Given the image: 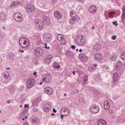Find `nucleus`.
Segmentation results:
<instances>
[{
	"instance_id": "09e8293b",
	"label": "nucleus",
	"mask_w": 125,
	"mask_h": 125,
	"mask_svg": "<svg viewBox=\"0 0 125 125\" xmlns=\"http://www.w3.org/2000/svg\"><path fill=\"white\" fill-rule=\"evenodd\" d=\"M25 113H24L23 112H22L20 116L22 117H23L25 116Z\"/></svg>"
},
{
	"instance_id": "a878e982",
	"label": "nucleus",
	"mask_w": 125,
	"mask_h": 125,
	"mask_svg": "<svg viewBox=\"0 0 125 125\" xmlns=\"http://www.w3.org/2000/svg\"><path fill=\"white\" fill-rule=\"evenodd\" d=\"M3 76L7 80H9L10 79V76L9 73L8 72H7L6 73H4L3 74Z\"/></svg>"
},
{
	"instance_id": "8fccbe9b",
	"label": "nucleus",
	"mask_w": 125,
	"mask_h": 125,
	"mask_svg": "<svg viewBox=\"0 0 125 125\" xmlns=\"http://www.w3.org/2000/svg\"><path fill=\"white\" fill-rule=\"evenodd\" d=\"M28 109L27 108H25L23 110V112L25 114L28 112Z\"/></svg>"
},
{
	"instance_id": "6e6552de",
	"label": "nucleus",
	"mask_w": 125,
	"mask_h": 125,
	"mask_svg": "<svg viewBox=\"0 0 125 125\" xmlns=\"http://www.w3.org/2000/svg\"><path fill=\"white\" fill-rule=\"evenodd\" d=\"M43 40L46 42H49L51 39V36L50 34L45 33L43 36Z\"/></svg>"
},
{
	"instance_id": "ea45409f",
	"label": "nucleus",
	"mask_w": 125,
	"mask_h": 125,
	"mask_svg": "<svg viewBox=\"0 0 125 125\" xmlns=\"http://www.w3.org/2000/svg\"><path fill=\"white\" fill-rule=\"evenodd\" d=\"M93 92L96 95H98L100 93L99 91L98 90H94L93 91Z\"/></svg>"
},
{
	"instance_id": "0e129e2a",
	"label": "nucleus",
	"mask_w": 125,
	"mask_h": 125,
	"mask_svg": "<svg viewBox=\"0 0 125 125\" xmlns=\"http://www.w3.org/2000/svg\"><path fill=\"white\" fill-rule=\"evenodd\" d=\"M63 115H62H62H61V119H63V116H64V114H63Z\"/></svg>"
},
{
	"instance_id": "c9c22d12",
	"label": "nucleus",
	"mask_w": 125,
	"mask_h": 125,
	"mask_svg": "<svg viewBox=\"0 0 125 125\" xmlns=\"http://www.w3.org/2000/svg\"><path fill=\"white\" fill-rule=\"evenodd\" d=\"M81 59L83 61V62H86L88 58L87 56L85 55L83 58Z\"/></svg>"
},
{
	"instance_id": "393cba45",
	"label": "nucleus",
	"mask_w": 125,
	"mask_h": 125,
	"mask_svg": "<svg viewBox=\"0 0 125 125\" xmlns=\"http://www.w3.org/2000/svg\"><path fill=\"white\" fill-rule=\"evenodd\" d=\"M51 77H47L45 78H44L43 79V81H44L45 80V83H48L51 82Z\"/></svg>"
},
{
	"instance_id": "338daca9",
	"label": "nucleus",
	"mask_w": 125,
	"mask_h": 125,
	"mask_svg": "<svg viewBox=\"0 0 125 125\" xmlns=\"http://www.w3.org/2000/svg\"><path fill=\"white\" fill-rule=\"evenodd\" d=\"M2 37L3 36L1 34H0V40L2 38Z\"/></svg>"
},
{
	"instance_id": "f8f14e48",
	"label": "nucleus",
	"mask_w": 125,
	"mask_h": 125,
	"mask_svg": "<svg viewBox=\"0 0 125 125\" xmlns=\"http://www.w3.org/2000/svg\"><path fill=\"white\" fill-rule=\"evenodd\" d=\"M97 9L95 5L91 6L89 8V12L92 13H94L96 11Z\"/></svg>"
},
{
	"instance_id": "58836bf2",
	"label": "nucleus",
	"mask_w": 125,
	"mask_h": 125,
	"mask_svg": "<svg viewBox=\"0 0 125 125\" xmlns=\"http://www.w3.org/2000/svg\"><path fill=\"white\" fill-rule=\"evenodd\" d=\"M67 54L68 56L71 57L73 56V54L70 51H68L67 52Z\"/></svg>"
},
{
	"instance_id": "3c124183",
	"label": "nucleus",
	"mask_w": 125,
	"mask_h": 125,
	"mask_svg": "<svg viewBox=\"0 0 125 125\" xmlns=\"http://www.w3.org/2000/svg\"><path fill=\"white\" fill-rule=\"evenodd\" d=\"M116 35H114L112 37V39L113 40H115V39H116Z\"/></svg>"
},
{
	"instance_id": "f3484780",
	"label": "nucleus",
	"mask_w": 125,
	"mask_h": 125,
	"mask_svg": "<svg viewBox=\"0 0 125 125\" xmlns=\"http://www.w3.org/2000/svg\"><path fill=\"white\" fill-rule=\"evenodd\" d=\"M51 106L50 104H47L45 105L44 109L45 112H48L51 109Z\"/></svg>"
},
{
	"instance_id": "5fc2aeb1",
	"label": "nucleus",
	"mask_w": 125,
	"mask_h": 125,
	"mask_svg": "<svg viewBox=\"0 0 125 125\" xmlns=\"http://www.w3.org/2000/svg\"><path fill=\"white\" fill-rule=\"evenodd\" d=\"M57 0H51V2L52 3L54 4L57 1Z\"/></svg>"
},
{
	"instance_id": "7ed1b4c3",
	"label": "nucleus",
	"mask_w": 125,
	"mask_h": 125,
	"mask_svg": "<svg viewBox=\"0 0 125 125\" xmlns=\"http://www.w3.org/2000/svg\"><path fill=\"white\" fill-rule=\"evenodd\" d=\"M34 23L37 26L38 29H41L43 26V24L42 21L40 19H37L34 21Z\"/></svg>"
},
{
	"instance_id": "6e6d98bb",
	"label": "nucleus",
	"mask_w": 125,
	"mask_h": 125,
	"mask_svg": "<svg viewBox=\"0 0 125 125\" xmlns=\"http://www.w3.org/2000/svg\"><path fill=\"white\" fill-rule=\"evenodd\" d=\"M78 1L83 3L84 2V0H78Z\"/></svg>"
},
{
	"instance_id": "a211bd4d",
	"label": "nucleus",
	"mask_w": 125,
	"mask_h": 125,
	"mask_svg": "<svg viewBox=\"0 0 125 125\" xmlns=\"http://www.w3.org/2000/svg\"><path fill=\"white\" fill-rule=\"evenodd\" d=\"M6 16V14L4 12H2L0 13V21H3L5 19Z\"/></svg>"
},
{
	"instance_id": "1a4fd4ad",
	"label": "nucleus",
	"mask_w": 125,
	"mask_h": 125,
	"mask_svg": "<svg viewBox=\"0 0 125 125\" xmlns=\"http://www.w3.org/2000/svg\"><path fill=\"white\" fill-rule=\"evenodd\" d=\"M34 7L31 4L28 5L25 7V9L27 12H31L34 10Z\"/></svg>"
},
{
	"instance_id": "ddd939ff",
	"label": "nucleus",
	"mask_w": 125,
	"mask_h": 125,
	"mask_svg": "<svg viewBox=\"0 0 125 125\" xmlns=\"http://www.w3.org/2000/svg\"><path fill=\"white\" fill-rule=\"evenodd\" d=\"M31 120H32V122L33 124L37 125L40 122L39 119L37 118L32 116L31 117Z\"/></svg>"
},
{
	"instance_id": "bb28decb",
	"label": "nucleus",
	"mask_w": 125,
	"mask_h": 125,
	"mask_svg": "<svg viewBox=\"0 0 125 125\" xmlns=\"http://www.w3.org/2000/svg\"><path fill=\"white\" fill-rule=\"evenodd\" d=\"M77 19V17H74L73 18L70 19L69 21L70 23L71 24H73L76 21V19Z\"/></svg>"
},
{
	"instance_id": "f704fd0d",
	"label": "nucleus",
	"mask_w": 125,
	"mask_h": 125,
	"mask_svg": "<svg viewBox=\"0 0 125 125\" xmlns=\"http://www.w3.org/2000/svg\"><path fill=\"white\" fill-rule=\"evenodd\" d=\"M52 58V55H49L48 56V57L46 59V61L47 62H49Z\"/></svg>"
},
{
	"instance_id": "c756f323",
	"label": "nucleus",
	"mask_w": 125,
	"mask_h": 125,
	"mask_svg": "<svg viewBox=\"0 0 125 125\" xmlns=\"http://www.w3.org/2000/svg\"><path fill=\"white\" fill-rule=\"evenodd\" d=\"M14 54L12 52L10 53L9 54V60H10L14 58Z\"/></svg>"
},
{
	"instance_id": "bf43d9fd",
	"label": "nucleus",
	"mask_w": 125,
	"mask_h": 125,
	"mask_svg": "<svg viewBox=\"0 0 125 125\" xmlns=\"http://www.w3.org/2000/svg\"><path fill=\"white\" fill-rule=\"evenodd\" d=\"M23 125H28L27 122H24Z\"/></svg>"
},
{
	"instance_id": "052dcab7",
	"label": "nucleus",
	"mask_w": 125,
	"mask_h": 125,
	"mask_svg": "<svg viewBox=\"0 0 125 125\" xmlns=\"http://www.w3.org/2000/svg\"><path fill=\"white\" fill-rule=\"evenodd\" d=\"M97 66V64H93V65L92 66H93V67H94V68H95V67H96Z\"/></svg>"
},
{
	"instance_id": "cd10ccee",
	"label": "nucleus",
	"mask_w": 125,
	"mask_h": 125,
	"mask_svg": "<svg viewBox=\"0 0 125 125\" xmlns=\"http://www.w3.org/2000/svg\"><path fill=\"white\" fill-rule=\"evenodd\" d=\"M9 92L11 94L14 92V89L13 86H10L9 87Z\"/></svg>"
},
{
	"instance_id": "4468645a",
	"label": "nucleus",
	"mask_w": 125,
	"mask_h": 125,
	"mask_svg": "<svg viewBox=\"0 0 125 125\" xmlns=\"http://www.w3.org/2000/svg\"><path fill=\"white\" fill-rule=\"evenodd\" d=\"M45 92L49 95H51L52 93V89L51 88L49 87H46L44 89Z\"/></svg>"
},
{
	"instance_id": "0eeeda50",
	"label": "nucleus",
	"mask_w": 125,
	"mask_h": 125,
	"mask_svg": "<svg viewBox=\"0 0 125 125\" xmlns=\"http://www.w3.org/2000/svg\"><path fill=\"white\" fill-rule=\"evenodd\" d=\"M35 83V80L31 78L29 79L27 82V86L29 88H31Z\"/></svg>"
},
{
	"instance_id": "a18cd8bd",
	"label": "nucleus",
	"mask_w": 125,
	"mask_h": 125,
	"mask_svg": "<svg viewBox=\"0 0 125 125\" xmlns=\"http://www.w3.org/2000/svg\"><path fill=\"white\" fill-rule=\"evenodd\" d=\"M85 55L83 54H81L79 56V57L80 58H81V59L83 58Z\"/></svg>"
},
{
	"instance_id": "20e7f679",
	"label": "nucleus",
	"mask_w": 125,
	"mask_h": 125,
	"mask_svg": "<svg viewBox=\"0 0 125 125\" xmlns=\"http://www.w3.org/2000/svg\"><path fill=\"white\" fill-rule=\"evenodd\" d=\"M34 53L36 56H40L42 54V50L41 47H37L34 51Z\"/></svg>"
},
{
	"instance_id": "a19ab883",
	"label": "nucleus",
	"mask_w": 125,
	"mask_h": 125,
	"mask_svg": "<svg viewBox=\"0 0 125 125\" xmlns=\"http://www.w3.org/2000/svg\"><path fill=\"white\" fill-rule=\"evenodd\" d=\"M115 13L114 12H111L108 14V15L109 17H111Z\"/></svg>"
},
{
	"instance_id": "680f3d73",
	"label": "nucleus",
	"mask_w": 125,
	"mask_h": 125,
	"mask_svg": "<svg viewBox=\"0 0 125 125\" xmlns=\"http://www.w3.org/2000/svg\"><path fill=\"white\" fill-rule=\"evenodd\" d=\"M71 48L73 49H74L75 48V46L74 45H72Z\"/></svg>"
},
{
	"instance_id": "49530a36",
	"label": "nucleus",
	"mask_w": 125,
	"mask_h": 125,
	"mask_svg": "<svg viewBox=\"0 0 125 125\" xmlns=\"http://www.w3.org/2000/svg\"><path fill=\"white\" fill-rule=\"evenodd\" d=\"M106 121L102 119V125H106Z\"/></svg>"
},
{
	"instance_id": "4c0bfd02",
	"label": "nucleus",
	"mask_w": 125,
	"mask_h": 125,
	"mask_svg": "<svg viewBox=\"0 0 125 125\" xmlns=\"http://www.w3.org/2000/svg\"><path fill=\"white\" fill-rule=\"evenodd\" d=\"M98 125H102V119H98L97 122Z\"/></svg>"
},
{
	"instance_id": "b1692460",
	"label": "nucleus",
	"mask_w": 125,
	"mask_h": 125,
	"mask_svg": "<svg viewBox=\"0 0 125 125\" xmlns=\"http://www.w3.org/2000/svg\"><path fill=\"white\" fill-rule=\"evenodd\" d=\"M122 67V63L121 62H118L116 64L115 69L116 70H119Z\"/></svg>"
},
{
	"instance_id": "774afa93",
	"label": "nucleus",
	"mask_w": 125,
	"mask_h": 125,
	"mask_svg": "<svg viewBox=\"0 0 125 125\" xmlns=\"http://www.w3.org/2000/svg\"><path fill=\"white\" fill-rule=\"evenodd\" d=\"M7 103L8 104H9L10 103V101L9 100L8 101H7Z\"/></svg>"
},
{
	"instance_id": "9b49d317",
	"label": "nucleus",
	"mask_w": 125,
	"mask_h": 125,
	"mask_svg": "<svg viewBox=\"0 0 125 125\" xmlns=\"http://www.w3.org/2000/svg\"><path fill=\"white\" fill-rule=\"evenodd\" d=\"M61 114L62 115V113H64V116H67L69 114V111L68 109L66 108H62L61 110Z\"/></svg>"
},
{
	"instance_id": "e2e57ef3",
	"label": "nucleus",
	"mask_w": 125,
	"mask_h": 125,
	"mask_svg": "<svg viewBox=\"0 0 125 125\" xmlns=\"http://www.w3.org/2000/svg\"><path fill=\"white\" fill-rule=\"evenodd\" d=\"M53 112L54 113H56L57 112L55 108H53Z\"/></svg>"
},
{
	"instance_id": "9d476101",
	"label": "nucleus",
	"mask_w": 125,
	"mask_h": 125,
	"mask_svg": "<svg viewBox=\"0 0 125 125\" xmlns=\"http://www.w3.org/2000/svg\"><path fill=\"white\" fill-rule=\"evenodd\" d=\"M43 21L44 22L46 26H48L50 23V22L49 18L46 16H44L43 18Z\"/></svg>"
},
{
	"instance_id": "4d7b16f0",
	"label": "nucleus",
	"mask_w": 125,
	"mask_h": 125,
	"mask_svg": "<svg viewBox=\"0 0 125 125\" xmlns=\"http://www.w3.org/2000/svg\"><path fill=\"white\" fill-rule=\"evenodd\" d=\"M29 107L28 104H25L24 105V108H29Z\"/></svg>"
},
{
	"instance_id": "c85d7f7f",
	"label": "nucleus",
	"mask_w": 125,
	"mask_h": 125,
	"mask_svg": "<svg viewBox=\"0 0 125 125\" xmlns=\"http://www.w3.org/2000/svg\"><path fill=\"white\" fill-rule=\"evenodd\" d=\"M19 4V2L18 1H15L13 2L10 5L11 7H14L17 6Z\"/></svg>"
},
{
	"instance_id": "69168bd1",
	"label": "nucleus",
	"mask_w": 125,
	"mask_h": 125,
	"mask_svg": "<svg viewBox=\"0 0 125 125\" xmlns=\"http://www.w3.org/2000/svg\"><path fill=\"white\" fill-rule=\"evenodd\" d=\"M35 102H33L32 104V105L33 106H35Z\"/></svg>"
},
{
	"instance_id": "864d4df0",
	"label": "nucleus",
	"mask_w": 125,
	"mask_h": 125,
	"mask_svg": "<svg viewBox=\"0 0 125 125\" xmlns=\"http://www.w3.org/2000/svg\"><path fill=\"white\" fill-rule=\"evenodd\" d=\"M113 24L115 25L116 26H117L118 24L116 21H114L113 22Z\"/></svg>"
},
{
	"instance_id": "473e14b6",
	"label": "nucleus",
	"mask_w": 125,
	"mask_h": 125,
	"mask_svg": "<svg viewBox=\"0 0 125 125\" xmlns=\"http://www.w3.org/2000/svg\"><path fill=\"white\" fill-rule=\"evenodd\" d=\"M123 13L122 15V17L123 19H125V6L123 8Z\"/></svg>"
},
{
	"instance_id": "37998d69",
	"label": "nucleus",
	"mask_w": 125,
	"mask_h": 125,
	"mask_svg": "<svg viewBox=\"0 0 125 125\" xmlns=\"http://www.w3.org/2000/svg\"><path fill=\"white\" fill-rule=\"evenodd\" d=\"M56 63V62H54V64H53V67H54L55 68L57 69H58L60 67V66L59 65H57L56 66V65L55 64Z\"/></svg>"
},
{
	"instance_id": "f257e3e1",
	"label": "nucleus",
	"mask_w": 125,
	"mask_h": 125,
	"mask_svg": "<svg viewBox=\"0 0 125 125\" xmlns=\"http://www.w3.org/2000/svg\"><path fill=\"white\" fill-rule=\"evenodd\" d=\"M75 43L77 45L83 46L86 43V40L83 38V36L80 35H78L75 40Z\"/></svg>"
},
{
	"instance_id": "c03bdc74",
	"label": "nucleus",
	"mask_w": 125,
	"mask_h": 125,
	"mask_svg": "<svg viewBox=\"0 0 125 125\" xmlns=\"http://www.w3.org/2000/svg\"><path fill=\"white\" fill-rule=\"evenodd\" d=\"M87 77L86 76H85L84 77L83 80V82H87Z\"/></svg>"
},
{
	"instance_id": "aec40b11",
	"label": "nucleus",
	"mask_w": 125,
	"mask_h": 125,
	"mask_svg": "<svg viewBox=\"0 0 125 125\" xmlns=\"http://www.w3.org/2000/svg\"><path fill=\"white\" fill-rule=\"evenodd\" d=\"M109 102L107 101H105L104 102V108L105 110H108L110 108Z\"/></svg>"
},
{
	"instance_id": "2f4dec72",
	"label": "nucleus",
	"mask_w": 125,
	"mask_h": 125,
	"mask_svg": "<svg viewBox=\"0 0 125 125\" xmlns=\"http://www.w3.org/2000/svg\"><path fill=\"white\" fill-rule=\"evenodd\" d=\"M70 15L71 17L73 18H74V17H77L76 12L73 11H72L70 12Z\"/></svg>"
},
{
	"instance_id": "423d86ee",
	"label": "nucleus",
	"mask_w": 125,
	"mask_h": 125,
	"mask_svg": "<svg viewBox=\"0 0 125 125\" xmlns=\"http://www.w3.org/2000/svg\"><path fill=\"white\" fill-rule=\"evenodd\" d=\"M57 40L60 41V43L61 44L64 45L65 44V40L62 35L58 34L57 36Z\"/></svg>"
},
{
	"instance_id": "e433bc0d",
	"label": "nucleus",
	"mask_w": 125,
	"mask_h": 125,
	"mask_svg": "<svg viewBox=\"0 0 125 125\" xmlns=\"http://www.w3.org/2000/svg\"><path fill=\"white\" fill-rule=\"evenodd\" d=\"M89 70L90 71H92L94 70L95 68L93 67L92 65L90 66L88 68Z\"/></svg>"
},
{
	"instance_id": "2eb2a0df",
	"label": "nucleus",
	"mask_w": 125,
	"mask_h": 125,
	"mask_svg": "<svg viewBox=\"0 0 125 125\" xmlns=\"http://www.w3.org/2000/svg\"><path fill=\"white\" fill-rule=\"evenodd\" d=\"M25 38H21L19 40V43L20 45L22 47L24 48V42Z\"/></svg>"
},
{
	"instance_id": "dca6fc26",
	"label": "nucleus",
	"mask_w": 125,
	"mask_h": 125,
	"mask_svg": "<svg viewBox=\"0 0 125 125\" xmlns=\"http://www.w3.org/2000/svg\"><path fill=\"white\" fill-rule=\"evenodd\" d=\"M54 16L58 19H60L62 17V15L60 14V12L57 11H56L54 12Z\"/></svg>"
},
{
	"instance_id": "7c9ffc66",
	"label": "nucleus",
	"mask_w": 125,
	"mask_h": 125,
	"mask_svg": "<svg viewBox=\"0 0 125 125\" xmlns=\"http://www.w3.org/2000/svg\"><path fill=\"white\" fill-rule=\"evenodd\" d=\"M121 58L122 60H125V51H124L122 52L121 55Z\"/></svg>"
},
{
	"instance_id": "6ab92c4d",
	"label": "nucleus",
	"mask_w": 125,
	"mask_h": 125,
	"mask_svg": "<svg viewBox=\"0 0 125 125\" xmlns=\"http://www.w3.org/2000/svg\"><path fill=\"white\" fill-rule=\"evenodd\" d=\"M101 53H96L94 57L98 61H101Z\"/></svg>"
},
{
	"instance_id": "f03ea898",
	"label": "nucleus",
	"mask_w": 125,
	"mask_h": 125,
	"mask_svg": "<svg viewBox=\"0 0 125 125\" xmlns=\"http://www.w3.org/2000/svg\"><path fill=\"white\" fill-rule=\"evenodd\" d=\"M13 18L16 21L18 22H21L22 19V15L19 12L15 13L14 15Z\"/></svg>"
},
{
	"instance_id": "13d9d810",
	"label": "nucleus",
	"mask_w": 125,
	"mask_h": 125,
	"mask_svg": "<svg viewBox=\"0 0 125 125\" xmlns=\"http://www.w3.org/2000/svg\"><path fill=\"white\" fill-rule=\"evenodd\" d=\"M45 45V48L46 49H49L50 48V47H47V44L46 43L44 44Z\"/></svg>"
},
{
	"instance_id": "72a5a7b5",
	"label": "nucleus",
	"mask_w": 125,
	"mask_h": 125,
	"mask_svg": "<svg viewBox=\"0 0 125 125\" xmlns=\"http://www.w3.org/2000/svg\"><path fill=\"white\" fill-rule=\"evenodd\" d=\"M101 47V45L99 44H96L94 47V49H95L96 51L98 50Z\"/></svg>"
},
{
	"instance_id": "412c9836",
	"label": "nucleus",
	"mask_w": 125,
	"mask_h": 125,
	"mask_svg": "<svg viewBox=\"0 0 125 125\" xmlns=\"http://www.w3.org/2000/svg\"><path fill=\"white\" fill-rule=\"evenodd\" d=\"M118 77V74L116 73H115L113 76V82L114 83H115L117 81Z\"/></svg>"
},
{
	"instance_id": "de8ad7c7",
	"label": "nucleus",
	"mask_w": 125,
	"mask_h": 125,
	"mask_svg": "<svg viewBox=\"0 0 125 125\" xmlns=\"http://www.w3.org/2000/svg\"><path fill=\"white\" fill-rule=\"evenodd\" d=\"M79 91V90L78 89H76L74 90V91H73L72 93L75 94V93H78Z\"/></svg>"
},
{
	"instance_id": "79ce46f5",
	"label": "nucleus",
	"mask_w": 125,
	"mask_h": 125,
	"mask_svg": "<svg viewBox=\"0 0 125 125\" xmlns=\"http://www.w3.org/2000/svg\"><path fill=\"white\" fill-rule=\"evenodd\" d=\"M102 68L103 69V70H107L108 69V67L105 65H103Z\"/></svg>"
},
{
	"instance_id": "4be33fe9",
	"label": "nucleus",
	"mask_w": 125,
	"mask_h": 125,
	"mask_svg": "<svg viewBox=\"0 0 125 125\" xmlns=\"http://www.w3.org/2000/svg\"><path fill=\"white\" fill-rule=\"evenodd\" d=\"M109 58L110 60L113 61H115L117 59L116 55L114 53L111 54Z\"/></svg>"
},
{
	"instance_id": "5701e85b",
	"label": "nucleus",
	"mask_w": 125,
	"mask_h": 125,
	"mask_svg": "<svg viewBox=\"0 0 125 125\" xmlns=\"http://www.w3.org/2000/svg\"><path fill=\"white\" fill-rule=\"evenodd\" d=\"M25 42L24 43V45H25L24 47V48H27L29 46V42L28 40L25 38Z\"/></svg>"
},
{
	"instance_id": "39448f33",
	"label": "nucleus",
	"mask_w": 125,
	"mask_h": 125,
	"mask_svg": "<svg viewBox=\"0 0 125 125\" xmlns=\"http://www.w3.org/2000/svg\"><path fill=\"white\" fill-rule=\"evenodd\" d=\"M90 110L92 113L94 114H95L98 112L99 111L98 107L95 104L92 106L90 108Z\"/></svg>"
},
{
	"instance_id": "603ef678",
	"label": "nucleus",
	"mask_w": 125,
	"mask_h": 125,
	"mask_svg": "<svg viewBox=\"0 0 125 125\" xmlns=\"http://www.w3.org/2000/svg\"><path fill=\"white\" fill-rule=\"evenodd\" d=\"M37 109L35 107L33 108L32 109V111L34 112H36L37 111Z\"/></svg>"
}]
</instances>
